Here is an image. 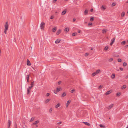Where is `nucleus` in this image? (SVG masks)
Listing matches in <instances>:
<instances>
[{"mask_svg":"<svg viewBox=\"0 0 128 128\" xmlns=\"http://www.w3.org/2000/svg\"><path fill=\"white\" fill-rule=\"evenodd\" d=\"M45 24V23L43 22H42L41 23L40 26V27L41 29L44 30Z\"/></svg>","mask_w":128,"mask_h":128,"instance_id":"1","label":"nucleus"},{"mask_svg":"<svg viewBox=\"0 0 128 128\" xmlns=\"http://www.w3.org/2000/svg\"><path fill=\"white\" fill-rule=\"evenodd\" d=\"M5 30H8V22H6L5 25Z\"/></svg>","mask_w":128,"mask_h":128,"instance_id":"2","label":"nucleus"},{"mask_svg":"<svg viewBox=\"0 0 128 128\" xmlns=\"http://www.w3.org/2000/svg\"><path fill=\"white\" fill-rule=\"evenodd\" d=\"M32 88H30V86H28L27 88V94H29L30 90L32 89Z\"/></svg>","mask_w":128,"mask_h":128,"instance_id":"3","label":"nucleus"},{"mask_svg":"<svg viewBox=\"0 0 128 128\" xmlns=\"http://www.w3.org/2000/svg\"><path fill=\"white\" fill-rule=\"evenodd\" d=\"M115 38H113L111 40V42L110 44V46H112L114 42Z\"/></svg>","mask_w":128,"mask_h":128,"instance_id":"4","label":"nucleus"},{"mask_svg":"<svg viewBox=\"0 0 128 128\" xmlns=\"http://www.w3.org/2000/svg\"><path fill=\"white\" fill-rule=\"evenodd\" d=\"M11 121L10 120H8V128H10L11 125Z\"/></svg>","mask_w":128,"mask_h":128,"instance_id":"5","label":"nucleus"},{"mask_svg":"<svg viewBox=\"0 0 128 128\" xmlns=\"http://www.w3.org/2000/svg\"><path fill=\"white\" fill-rule=\"evenodd\" d=\"M57 29V27L54 26L52 29V31L53 32H55Z\"/></svg>","mask_w":128,"mask_h":128,"instance_id":"6","label":"nucleus"},{"mask_svg":"<svg viewBox=\"0 0 128 128\" xmlns=\"http://www.w3.org/2000/svg\"><path fill=\"white\" fill-rule=\"evenodd\" d=\"M30 76V74H28L26 76V78L27 80V82H29V76Z\"/></svg>","mask_w":128,"mask_h":128,"instance_id":"7","label":"nucleus"},{"mask_svg":"<svg viewBox=\"0 0 128 128\" xmlns=\"http://www.w3.org/2000/svg\"><path fill=\"white\" fill-rule=\"evenodd\" d=\"M26 64L28 66H30L31 65L30 62L28 59L27 60Z\"/></svg>","mask_w":128,"mask_h":128,"instance_id":"8","label":"nucleus"},{"mask_svg":"<svg viewBox=\"0 0 128 128\" xmlns=\"http://www.w3.org/2000/svg\"><path fill=\"white\" fill-rule=\"evenodd\" d=\"M113 104H112L110 105L108 107V110H110V109L112 108L113 107Z\"/></svg>","mask_w":128,"mask_h":128,"instance_id":"9","label":"nucleus"},{"mask_svg":"<svg viewBox=\"0 0 128 128\" xmlns=\"http://www.w3.org/2000/svg\"><path fill=\"white\" fill-rule=\"evenodd\" d=\"M39 122V121L38 120H37L34 122V123H33L32 124V125H34L36 124H38Z\"/></svg>","mask_w":128,"mask_h":128,"instance_id":"10","label":"nucleus"},{"mask_svg":"<svg viewBox=\"0 0 128 128\" xmlns=\"http://www.w3.org/2000/svg\"><path fill=\"white\" fill-rule=\"evenodd\" d=\"M66 10H64L63 11L62 13V15H63L65 14L66 13Z\"/></svg>","mask_w":128,"mask_h":128,"instance_id":"11","label":"nucleus"},{"mask_svg":"<svg viewBox=\"0 0 128 128\" xmlns=\"http://www.w3.org/2000/svg\"><path fill=\"white\" fill-rule=\"evenodd\" d=\"M61 32V30L59 29L56 32V34L58 35Z\"/></svg>","mask_w":128,"mask_h":128,"instance_id":"12","label":"nucleus"},{"mask_svg":"<svg viewBox=\"0 0 128 128\" xmlns=\"http://www.w3.org/2000/svg\"><path fill=\"white\" fill-rule=\"evenodd\" d=\"M60 41V40L58 39H57L55 42V43L56 44H58L59 43Z\"/></svg>","mask_w":128,"mask_h":128,"instance_id":"13","label":"nucleus"},{"mask_svg":"<svg viewBox=\"0 0 128 128\" xmlns=\"http://www.w3.org/2000/svg\"><path fill=\"white\" fill-rule=\"evenodd\" d=\"M106 8L103 6H102L101 8V9L102 10H104Z\"/></svg>","mask_w":128,"mask_h":128,"instance_id":"14","label":"nucleus"},{"mask_svg":"<svg viewBox=\"0 0 128 128\" xmlns=\"http://www.w3.org/2000/svg\"><path fill=\"white\" fill-rule=\"evenodd\" d=\"M70 100H68L66 104V106L67 107L68 106V105H69L70 103Z\"/></svg>","mask_w":128,"mask_h":128,"instance_id":"15","label":"nucleus"},{"mask_svg":"<svg viewBox=\"0 0 128 128\" xmlns=\"http://www.w3.org/2000/svg\"><path fill=\"white\" fill-rule=\"evenodd\" d=\"M34 84V81L32 82L31 84V86H30V88H32Z\"/></svg>","mask_w":128,"mask_h":128,"instance_id":"16","label":"nucleus"},{"mask_svg":"<svg viewBox=\"0 0 128 128\" xmlns=\"http://www.w3.org/2000/svg\"><path fill=\"white\" fill-rule=\"evenodd\" d=\"M84 124L86 125H87L88 126H89L90 125V124L87 122H83Z\"/></svg>","mask_w":128,"mask_h":128,"instance_id":"17","label":"nucleus"},{"mask_svg":"<svg viewBox=\"0 0 128 128\" xmlns=\"http://www.w3.org/2000/svg\"><path fill=\"white\" fill-rule=\"evenodd\" d=\"M111 92L110 91V90H109L106 92L105 94L106 95H108L110 94Z\"/></svg>","mask_w":128,"mask_h":128,"instance_id":"18","label":"nucleus"},{"mask_svg":"<svg viewBox=\"0 0 128 128\" xmlns=\"http://www.w3.org/2000/svg\"><path fill=\"white\" fill-rule=\"evenodd\" d=\"M60 106V103H58L57 104L56 106V108H58Z\"/></svg>","mask_w":128,"mask_h":128,"instance_id":"19","label":"nucleus"},{"mask_svg":"<svg viewBox=\"0 0 128 128\" xmlns=\"http://www.w3.org/2000/svg\"><path fill=\"white\" fill-rule=\"evenodd\" d=\"M50 100V99H47L45 101V102L46 103H48Z\"/></svg>","mask_w":128,"mask_h":128,"instance_id":"20","label":"nucleus"},{"mask_svg":"<svg viewBox=\"0 0 128 128\" xmlns=\"http://www.w3.org/2000/svg\"><path fill=\"white\" fill-rule=\"evenodd\" d=\"M60 88H57L56 89V91L57 92H59L60 90Z\"/></svg>","mask_w":128,"mask_h":128,"instance_id":"21","label":"nucleus"},{"mask_svg":"<svg viewBox=\"0 0 128 128\" xmlns=\"http://www.w3.org/2000/svg\"><path fill=\"white\" fill-rule=\"evenodd\" d=\"M66 95V94L64 92L62 94L61 96L62 97H64V96H65Z\"/></svg>","mask_w":128,"mask_h":128,"instance_id":"22","label":"nucleus"},{"mask_svg":"<svg viewBox=\"0 0 128 128\" xmlns=\"http://www.w3.org/2000/svg\"><path fill=\"white\" fill-rule=\"evenodd\" d=\"M88 10H86L84 12V13L86 15H87L88 14Z\"/></svg>","mask_w":128,"mask_h":128,"instance_id":"23","label":"nucleus"},{"mask_svg":"<svg viewBox=\"0 0 128 128\" xmlns=\"http://www.w3.org/2000/svg\"><path fill=\"white\" fill-rule=\"evenodd\" d=\"M115 77V74H112L111 76V78L112 79H114V78Z\"/></svg>","mask_w":128,"mask_h":128,"instance_id":"24","label":"nucleus"},{"mask_svg":"<svg viewBox=\"0 0 128 128\" xmlns=\"http://www.w3.org/2000/svg\"><path fill=\"white\" fill-rule=\"evenodd\" d=\"M34 117H32L30 120L29 122H31L32 121H33L34 119Z\"/></svg>","mask_w":128,"mask_h":128,"instance_id":"25","label":"nucleus"},{"mask_svg":"<svg viewBox=\"0 0 128 128\" xmlns=\"http://www.w3.org/2000/svg\"><path fill=\"white\" fill-rule=\"evenodd\" d=\"M94 17H91L90 18V20L91 22H92L94 20Z\"/></svg>","mask_w":128,"mask_h":128,"instance_id":"26","label":"nucleus"},{"mask_svg":"<svg viewBox=\"0 0 128 128\" xmlns=\"http://www.w3.org/2000/svg\"><path fill=\"white\" fill-rule=\"evenodd\" d=\"M100 70H97L95 72L96 74H97L100 72Z\"/></svg>","mask_w":128,"mask_h":128,"instance_id":"27","label":"nucleus"},{"mask_svg":"<svg viewBox=\"0 0 128 128\" xmlns=\"http://www.w3.org/2000/svg\"><path fill=\"white\" fill-rule=\"evenodd\" d=\"M120 92H118L116 94V96H119L120 95Z\"/></svg>","mask_w":128,"mask_h":128,"instance_id":"28","label":"nucleus"},{"mask_svg":"<svg viewBox=\"0 0 128 128\" xmlns=\"http://www.w3.org/2000/svg\"><path fill=\"white\" fill-rule=\"evenodd\" d=\"M126 43V41H122L121 42V44L122 45H124Z\"/></svg>","mask_w":128,"mask_h":128,"instance_id":"29","label":"nucleus"},{"mask_svg":"<svg viewBox=\"0 0 128 128\" xmlns=\"http://www.w3.org/2000/svg\"><path fill=\"white\" fill-rule=\"evenodd\" d=\"M69 29L66 28L64 30V31L66 32H68L69 31Z\"/></svg>","mask_w":128,"mask_h":128,"instance_id":"30","label":"nucleus"},{"mask_svg":"<svg viewBox=\"0 0 128 128\" xmlns=\"http://www.w3.org/2000/svg\"><path fill=\"white\" fill-rule=\"evenodd\" d=\"M113 58H111L109 59L108 61L110 62H112L113 60Z\"/></svg>","mask_w":128,"mask_h":128,"instance_id":"31","label":"nucleus"},{"mask_svg":"<svg viewBox=\"0 0 128 128\" xmlns=\"http://www.w3.org/2000/svg\"><path fill=\"white\" fill-rule=\"evenodd\" d=\"M125 15V13L124 12H122L121 14V16L123 17Z\"/></svg>","mask_w":128,"mask_h":128,"instance_id":"32","label":"nucleus"},{"mask_svg":"<svg viewBox=\"0 0 128 128\" xmlns=\"http://www.w3.org/2000/svg\"><path fill=\"white\" fill-rule=\"evenodd\" d=\"M99 126L101 128H104V125L102 124H100L99 125Z\"/></svg>","mask_w":128,"mask_h":128,"instance_id":"33","label":"nucleus"},{"mask_svg":"<svg viewBox=\"0 0 128 128\" xmlns=\"http://www.w3.org/2000/svg\"><path fill=\"white\" fill-rule=\"evenodd\" d=\"M126 88V85H123L122 86V89H125Z\"/></svg>","mask_w":128,"mask_h":128,"instance_id":"34","label":"nucleus"},{"mask_svg":"<svg viewBox=\"0 0 128 128\" xmlns=\"http://www.w3.org/2000/svg\"><path fill=\"white\" fill-rule=\"evenodd\" d=\"M76 34H77L76 33V32H74V33H73L72 34V35L73 36H74L76 35Z\"/></svg>","mask_w":128,"mask_h":128,"instance_id":"35","label":"nucleus"},{"mask_svg":"<svg viewBox=\"0 0 128 128\" xmlns=\"http://www.w3.org/2000/svg\"><path fill=\"white\" fill-rule=\"evenodd\" d=\"M102 32L103 34L105 33L106 32V31L105 29H104L102 30Z\"/></svg>","mask_w":128,"mask_h":128,"instance_id":"36","label":"nucleus"},{"mask_svg":"<svg viewBox=\"0 0 128 128\" xmlns=\"http://www.w3.org/2000/svg\"><path fill=\"white\" fill-rule=\"evenodd\" d=\"M108 46H106L104 48V49L105 50H107L108 49Z\"/></svg>","mask_w":128,"mask_h":128,"instance_id":"37","label":"nucleus"},{"mask_svg":"<svg viewBox=\"0 0 128 128\" xmlns=\"http://www.w3.org/2000/svg\"><path fill=\"white\" fill-rule=\"evenodd\" d=\"M123 65L124 66H126L127 65V63L126 62H124L123 64Z\"/></svg>","mask_w":128,"mask_h":128,"instance_id":"38","label":"nucleus"},{"mask_svg":"<svg viewBox=\"0 0 128 128\" xmlns=\"http://www.w3.org/2000/svg\"><path fill=\"white\" fill-rule=\"evenodd\" d=\"M52 108H50L49 110V112L50 113H51L52 112Z\"/></svg>","mask_w":128,"mask_h":128,"instance_id":"39","label":"nucleus"},{"mask_svg":"<svg viewBox=\"0 0 128 128\" xmlns=\"http://www.w3.org/2000/svg\"><path fill=\"white\" fill-rule=\"evenodd\" d=\"M118 61L119 62H121V61H122V60H121V59H120V58L118 59Z\"/></svg>","mask_w":128,"mask_h":128,"instance_id":"40","label":"nucleus"},{"mask_svg":"<svg viewBox=\"0 0 128 128\" xmlns=\"http://www.w3.org/2000/svg\"><path fill=\"white\" fill-rule=\"evenodd\" d=\"M96 74L95 72H94L92 74V75L93 76H95Z\"/></svg>","mask_w":128,"mask_h":128,"instance_id":"41","label":"nucleus"},{"mask_svg":"<svg viewBox=\"0 0 128 128\" xmlns=\"http://www.w3.org/2000/svg\"><path fill=\"white\" fill-rule=\"evenodd\" d=\"M75 90L74 89L72 90H71L70 92L72 93H73L74 91H75Z\"/></svg>","mask_w":128,"mask_h":128,"instance_id":"42","label":"nucleus"},{"mask_svg":"<svg viewBox=\"0 0 128 128\" xmlns=\"http://www.w3.org/2000/svg\"><path fill=\"white\" fill-rule=\"evenodd\" d=\"M89 54L88 53H86L84 55L86 56H87Z\"/></svg>","mask_w":128,"mask_h":128,"instance_id":"43","label":"nucleus"},{"mask_svg":"<svg viewBox=\"0 0 128 128\" xmlns=\"http://www.w3.org/2000/svg\"><path fill=\"white\" fill-rule=\"evenodd\" d=\"M5 30V29H4V33H5V34H6V32H7V30Z\"/></svg>","mask_w":128,"mask_h":128,"instance_id":"44","label":"nucleus"},{"mask_svg":"<svg viewBox=\"0 0 128 128\" xmlns=\"http://www.w3.org/2000/svg\"><path fill=\"white\" fill-rule=\"evenodd\" d=\"M116 5V4L115 3H114V2L112 3V6H115Z\"/></svg>","mask_w":128,"mask_h":128,"instance_id":"45","label":"nucleus"},{"mask_svg":"<svg viewBox=\"0 0 128 128\" xmlns=\"http://www.w3.org/2000/svg\"><path fill=\"white\" fill-rule=\"evenodd\" d=\"M88 25L89 26L90 25L92 26V23H88Z\"/></svg>","mask_w":128,"mask_h":128,"instance_id":"46","label":"nucleus"},{"mask_svg":"<svg viewBox=\"0 0 128 128\" xmlns=\"http://www.w3.org/2000/svg\"><path fill=\"white\" fill-rule=\"evenodd\" d=\"M102 87V86L100 85V86H99L98 87V88H101Z\"/></svg>","mask_w":128,"mask_h":128,"instance_id":"47","label":"nucleus"},{"mask_svg":"<svg viewBox=\"0 0 128 128\" xmlns=\"http://www.w3.org/2000/svg\"><path fill=\"white\" fill-rule=\"evenodd\" d=\"M50 95V94L49 93H47L46 94V96H49Z\"/></svg>","mask_w":128,"mask_h":128,"instance_id":"48","label":"nucleus"},{"mask_svg":"<svg viewBox=\"0 0 128 128\" xmlns=\"http://www.w3.org/2000/svg\"><path fill=\"white\" fill-rule=\"evenodd\" d=\"M54 18V16H51L50 18L51 19H53V18Z\"/></svg>","mask_w":128,"mask_h":128,"instance_id":"49","label":"nucleus"},{"mask_svg":"<svg viewBox=\"0 0 128 128\" xmlns=\"http://www.w3.org/2000/svg\"><path fill=\"white\" fill-rule=\"evenodd\" d=\"M61 82L60 81L59 82H58V84L59 85L60 84V83H61Z\"/></svg>","mask_w":128,"mask_h":128,"instance_id":"50","label":"nucleus"},{"mask_svg":"<svg viewBox=\"0 0 128 128\" xmlns=\"http://www.w3.org/2000/svg\"><path fill=\"white\" fill-rule=\"evenodd\" d=\"M91 12H92L93 11V8H91L90 10Z\"/></svg>","mask_w":128,"mask_h":128,"instance_id":"51","label":"nucleus"},{"mask_svg":"<svg viewBox=\"0 0 128 128\" xmlns=\"http://www.w3.org/2000/svg\"><path fill=\"white\" fill-rule=\"evenodd\" d=\"M76 19L75 18H74L73 19V22L75 21L76 20Z\"/></svg>","mask_w":128,"mask_h":128,"instance_id":"52","label":"nucleus"},{"mask_svg":"<svg viewBox=\"0 0 128 128\" xmlns=\"http://www.w3.org/2000/svg\"><path fill=\"white\" fill-rule=\"evenodd\" d=\"M57 0H53V2L54 3H55Z\"/></svg>","mask_w":128,"mask_h":128,"instance_id":"53","label":"nucleus"},{"mask_svg":"<svg viewBox=\"0 0 128 128\" xmlns=\"http://www.w3.org/2000/svg\"><path fill=\"white\" fill-rule=\"evenodd\" d=\"M120 69L121 70H123V68H120Z\"/></svg>","mask_w":128,"mask_h":128,"instance_id":"54","label":"nucleus"},{"mask_svg":"<svg viewBox=\"0 0 128 128\" xmlns=\"http://www.w3.org/2000/svg\"><path fill=\"white\" fill-rule=\"evenodd\" d=\"M62 123V122H59L58 123V124H61Z\"/></svg>","mask_w":128,"mask_h":128,"instance_id":"55","label":"nucleus"},{"mask_svg":"<svg viewBox=\"0 0 128 128\" xmlns=\"http://www.w3.org/2000/svg\"><path fill=\"white\" fill-rule=\"evenodd\" d=\"M17 125L16 124L15 125V128H17Z\"/></svg>","mask_w":128,"mask_h":128,"instance_id":"56","label":"nucleus"},{"mask_svg":"<svg viewBox=\"0 0 128 128\" xmlns=\"http://www.w3.org/2000/svg\"><path fill=\"white\" fill-rule=\"evenodd\" d=\"M80 32H81V31L80 30H78V33H80Z\"/></svg>","mask_w":128,"mask_h":128,"instance_id":"57","label":"nucleus"},{"mask_svg":"<svg viewBox=\"0 0 128 128\" xmlns=\"http://www.w3.org/2000/svg\"><path fill=\"white\" fill-rule=\"evenodd\" d=\"M94 50V48H90V50Z\"/></svg>","mask_w":128,"mask_h":128,"instance_id":"58","label":"nucleus"},{"mask_svg":"<svg viewBox=\"0 0 128 128\" xmlns=\"http://www.w3.org/2000/svg\"><path fill=\"white\" fill-rule=\"evenodd\" d=\"M126 48H127L128 47V45H126Z\"/></svg>","mask_w":128,"mask_h":128,"instance_id":"59","label":"nucleus"},{"mask_svg":"<svg viewBox=\"0 0 128 128\" xmlns=\"http://www.w3.org/2000/svg\"><path fill=\"white\" fill-rule=\"evenodd\" d=\"M57 92L56 91V92H54V93L55 94H57V93H56V92Z\"/></svg>","mask_w":128,"mask_h":128,"instance_id":"60","label":"nucleus"},{"mask_svg":"<svg viewBox=\"0 0 128 128\" xmlns=\"http://www.w3.org/2000/svg\"><path fill=\"white\" fill-rule=\"evenodd\" d=\"M38 126L37 125H36V127H38Z\"/></svg>","mask_w":128,"mask_h":128,"instance_id":"61","label":"nucleus"},{"mask_svg":"<svg viewBox=\"0 0 128 128\" xmlns=\"http://www.w3.org/2000/svg\"><path fill=\"white\" fill-rule=\"evenodd\" d=\"M0 52L1 53V51L0 50Z\"/></svg>","mask_w":128,"mask_h":128,"instance_id":"62","label":"nucleus"},{"mask_svg":"<svg viewBox=\"0 0 128 128\" xmlns=\"http://www.w3.org/2000/svg\"><path fill=\"white\" fill-rule=\"evenodd\" d=\"M126 128H128V126H127V127Z\"/></svg>","mask_w":128,"mask_h":128,"instance_id":"63","label":"nucleus"},{"mask_svg":"<svg viewBox=\"0 0 128 128\" xmlns=\"http://www.w3.org/2000/svg\"><path fill=\"white\" fill-rule=\"evenodd\" d=\"M68 0H65V1H67Z\"/></svg>","mask_w":128,"mask_h":128,"instance_id":"64","label":"nucleus"}]
</instances>
